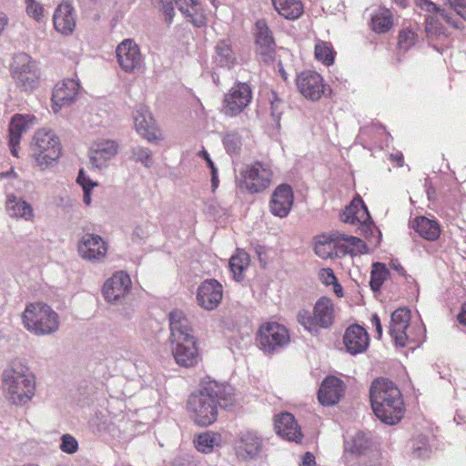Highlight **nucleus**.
Segmentation results:
<instances>
[{"mask_svg":"<svg viewBox=\"0 0 466 466\" xmlns=\"http://www.w3.org/2000/svg\"><path fill=\"white\" fill-rule=\"evenodd\" d=\"M170 342L195 337L193 329L185 313L175 309L169 313Z\"/></svg>","mask_w":466,"mask_h":466,"instance_id":"obj_30","label":"nucleus"},{"mask_svg":"<svg viewBox=\"0 0 466 466\" xmlns=\"http://www.w3.org/2000/svg\"><path fill=\"white\" fill-rule=\"evenodd\" d=\"M418 25H410L403 27L398 35V46L400 50L408 51L418 40Z\"/></svg>","mask_w":466,"mask_h":466,"instance_id":"obj_40","label":"nucleus"},{"mask_svg":"<svg viewBox=\"0 0 466 466\" xmlns=\"http://www.w3.org/2000/svg\"><path fill=\"white\" fill-rule=\"evenodd\" d=\"M0 183L4 184L6 190L10 188L19 190L21 189L22 180L15 172L14 168H10L8 171L0 172Z\"/></svg>","mask_w":466,"mask_h":466,"instance_id":"obj_47","label":"nucleus"},{"mask_svg":"<svg viewBox=\"0 0 466 466\" xmlns=\"http://www.w3.org/2000/svg\"><path fill=\"white\" fill-rule=\"evenodd\" d=\"M388 274L389 271L384 264L380 262L374 263L370 281L371 289L374 291L379 290L384 280L387 279Z\"/></svg>","mask_w":466,"mask_h":466,"instance_id":"obj_44","label":"nucleus"},{"mask_svg":"<svg viewBox=\"0 0 466 466\" xmlns=\"http://www.w3.org/2000/svg\"><path fill=\"white\" fill-rule=\"evenodd\" d=\"M116 57L120 67L127 73H133L142 66L139 47L131 39H126L117 46Z\"/></svg>","mask_w":466,"mask_h":466,"instance_id":"obj_16","label":"nucleus"},{"mask_svg":"<svg viewBox=\"0 0 466 466\" xmlns=\"http://www.w3.org/2000/svg\"><path fill=\"white\" fill-rule=\"evenodd\" d=\"M213 63L216 66L226 69H231L238 63L230 39H220L217 42Z\"/></svg>","mask_w":466,"mask_h":466,"instance_id":"obj_32","label":"nucleus"},{"mask_svg":"<svg viewBox=\"0 0 466 466\" xmlns=\"http://www.w3.org/2000/svg\"><path fill=\"white\" fill-rule=\"evenodd\" d=\"M252 91L246 83L238 82L225 95L222 112L230 117L239 115L251 102Z\"/></svg>","mask_w":466,"mask_h":466,"instance_id":"obj_11","label":"nucleus"},{"mask_svg":"<svg viewBox=\"0 0 466 466\" xmlns=\"http://www.w3.org/2000/svg\"><path fill=\"white\" fill-rule=\"evenodd\" d=\"M370 402L375 415L384 423L397 424L404 412L400 390L386 379L375 380L370 390Z\"/></svg>","mask_w":466,"mask_h":466,"instance_id":"obj_2","label":"nucleus"},{"mask_svg":"<svg viewBox=\"0 0 466 466\" xmlns=\"http://www.w3.org/2000/svg\"><path fill=\"white\" fill-rule=\"evenodd\" d=\"M174 466H196V464L193 461L183 460L182 461H179Z\"/></svg>","mask_w":466,"mask_h":466,"instance_id":"obj_64","label":"nucleus"},{"mask_svg":"<svg viewBox=\"0 0 466 466\" xmlns=\"http://www.w3.org/2000/svg\"><path fill=\"white\" fill-rule=\"evenodd\" d=\"M319 276L322 283L327 286L333 285L337 281L333 270L329 268L320 269Z\"/></svg>","mask_w":466,"mask_h":466,"instance_id":"obj_53","label":"nucleus"},{"mask_svg":"<svg viewBox=\"0 0 466 466\" xmlns=\"http://www.w3.org/2000/svg\"><path fill=\"white\" fill-rule=\"evenodd\" d=\"M91 190L92 189L83 190L84 191L83 201L87 206H89L91 204Z\"/></svg>","mask_w":466,"mask_h":466,"instance_id":"obj_63","label":"nucleus"},{"mask_svg":"<svg viewBox=\"0 0 466 466\" xmlns=\"http://www.w3.org/2000/svg\"><path fill=\"white\" fill-rule=\"evenodd\" d=\"M134 123L137 131L149 142L158 139L156 123L148 107L137 105L134 113Z\"/></svg>","mask_w":466,"mask_h":466,"instance_id":"obj_26","label":"nucleus"},{"mask_svg":"<svg viewBox=\"0 0 466 466\" xmlns=\"http://www.w3.org/2000/svg\"><path fill=\"white\" fill-rule=\"evenodd\" d=\"M159 4L166 22L171 24L175 15L172 0H159Z\"/></svg>","mask_w":466,"mask_h":466,"instance_id":"obj_51","label":"nucleus"},{"mask_svg":"<svg viewBox=\"0 0 466 466\" xmlns=\"http://www.w3.org/2000/svg\"><path fill=\"white\" fill-rule=\"evenodd\" d=\"M218 169L211 170V186L213 190H215L218 187Z\"/></svg>","mask_w":466,"mask_h":466,"instance_id":"obj_59","label":"nucleus"},{"mask_svg":"<svg viewBox=\"0 0 466 466\" xmlns=\"http://www.w3.org/2000/svg\"><path fill=\"white\" fill-rule=\"evenodd\" d=\"M370 439L363 431H356L355 434L345 439L344 449L346 452L360 455L370 446Z\"/></svg>","mask_w":466,"mask_h":466,"instance_id":"obj_37","label":"nucleus"},{"mask_svg":"<svg viewBox=\"0 0 466 466\" xmlns=\"http://www.w3.org/2000/svg\"><path fill=\"white\" fill-rule=\"evenodd\" d=\"M335 54L330 43L321 41L315 46V57L326 66L334 63Z\"/></svg>","mask_w":466,"mask_h":466,"instance_id":"obj_43","label":"nucleus"},{"mask_svg":"<svg viewBox=\"0 0 466 466\" xmlns=\"http://www.w3.org/2000/svg\"><path fill=\"white\" fill-rule=\"evenodd\" d=\"M36 123L34 115L17 114L12 117L9 127V147L14 157H17V147L20 144L21 136Z\"/></svg>","mask_w":466,"mask_h":466,"instance_id":"obj_23","label":"nucleus"},{"mask_svg":"<svg viewBox=\"0 0 466 466\" xmlns=\"http://www.w3.org/2000/svg\"><path fill=\"white\" fill-rule=\"evenodd\" d=\"M343 342L347 351L351 355L362 353L369 347V334L363 327L358 324L351 325L345 331Z\"/></svg>","mask_w":466,"mask_h":466,"instance_id":"obj_27","label":"nucleus"},{"mask_svg":"<svg viewBox=\"0 0 466 466\" xmlns=\"http://www.w3.org/2000/svg\"><path fill=\"white\" fill-rule=\"evenodd\" d=\"M341 220L345 223L359 222L367 225L370 222V216L361 198H354L341 214Z\"/></svg>","mask_w":466,"mask_h":466,"instance_id":"obj_33","label":"nucleus"},{"mask_svg":"<svg viewBox=\"0 0 466 466\" xmlns=\"http://www.w3.org/2000/svg\"><path fill=\"white\" fill-rule=\"evenodd\" d=\"M411 227L423 238L433 241L441 234L440 226L437 221L426 217H418L411 222Z\"/></svg>","mask_w":466,"mask_h":466,"instance_id":"obj_34","label":"nucleus"},{"mask_svg":"<svg viewBox=\"0 0 466 466\" xmlns=\"http://www.w3.org/2000/svg\"><path fill=\"white\" fill-rule=\"evenodd\" d=\"M392 15L390 10H380L371 17V28L374 32L381 34L388 32L392 26Z\"/></svg>","mask_w":466,"mask_h":466,"instance_id":"obj_41","label":"nucleus"},{"mask_svg":"<svg viewBox=\"0 0 466 466\" xmlns=\"http://www.w3.org/2000/svg\"><path fill=\"white\" fill-rule=\"evenodd\" d=\"M343 244L358 248L364 246L363 241L359 238L334 231L316 237L314 250L316 255L321 258H331L337 255L336 248L343 246Z\"/></svg>","mask_w":466,"mask_h":466,"instance_id":"obj_8","label":"nucleus"},{"mask_svg":"<svg viewBox=\"0 0 466 466\" xmlns=\"http://www.w3.org/2000/svg\"><path fill=\"white\" fill-rule=\"evenodd\" d=\"M234 402V389L230 385L208 379L201 382L198 391L189 395L187 407L197 425L208 427L217 420L218 407L227 409Z\"/></svg>","mask_w":466,"mask_h":466,"instance_id":"obj_1","label":"nucleus"},{"mask_svg":"<svg viewBox=\"0 0 466 466\" xmlns=\"http://www.w3.org/2000/svg\"><path fill=\"white\" fill-rule=\"evenodd\" d=\"M288 329L278 322H267L260 326L257 341L259 349L267 355H272L289 343Z\"/></svg>","mask_w":466,"mask_h":466,"instance_id":"obj_7","label":"nucleus"},{"mask_svg":"<svg viewBox=\"0 0 466 466\" xmlns=\"http://www.w3.org/2000/svg\"><path fill=\"white\" fill-rule=\"evenodd\" d=\"M55 29L64 35H71L76 25V13L68 2H62L56 6L53 15Z\"/></svg>","mask_w":466,"mask_h":466,"instance_id":"obj_22","label":"nucleus"},{"mask_svg":"<svg viewBox=\"0 0 466 466\" xmlns=\"http://www.w3.org/2000/svg\"><path fill=\"white\" fill-rule=\"evenodd\" d=\"M413 454L417 458H427L431 454V448L424 437H419L412 441Z\"/></svg>","mask_w":466,"mask_h":466,"instance_id":"obj_49","label":"nucleus"},{"mask_svg":"<svg viewBox=\"0 0 466 466\" xmlns=\"http://www.w3.org/2000/svg\"><path fill=\"white\" fill-rule=\"evenodd\" d=\"M199 156H201L207 162L208 167L210 168V171L211 170H215V169H218L214 164V162L212 161V159L210 158L209 157V154L206 151V150H202L200 151L199 153Z\"/></svg>","mask_w":466,"mask_h":466,"instance_id":"obj_58","label":"nucleus"},{"mask_svg":"<svg viewBox=\"0 0 466 466\" xmlns=\"http://www.w3.org/2000/svg\"><path fill=\"white\" fill-rule=\"evenodd\" d=\"M447 3L458 15L466 18V4L464 0H447Z\"/></svg>","mask_w":466,"mask_h":466,"instance_id":"obj_54","label":"nucleus"},{"mask_svg":"<svg viewBox=\"0 0 466 466\" xmlns=\"http://www.w3.org/2000/svg\"><path fill=\"white\" fill-rule=\"evenodd\" d=\"M249 265V256L244 250H238L229 260V268L237 281L243 279V272Z\"/></svg>","mask_w":466,"mask_h":466,"instance_id":"obj_39","label":"nucleus"},{"mask_svg":"<svg viewBox=\"0 0 466 466\" xmlns=\"http://www.w3.org/2000/svg\"><path fill=\"white\" fill-rule=\"evenodd\" d=\"M345 390V385L343 381L337 377L330 376L326 378L321 383L318 398L323 405H334L342 397Z\"/></svg>","mask_w":466,"mask_h":466,"instance_id":"obj_29","label":"nucleus"},{"mask_svg":"<svg viewBox=\"0 0 466 466\" xmlns=\"http://www.w3.org/2000/svg\"><path fill=\"white\" fill-rule=\"evenodd\" d=\"M31 150L35 165L41 170H45L60 157L59 137L53 130L39 129L34 136Z\"/></svg>","mask_w":466,"mask_h":466,"instance_id":"obj_6","label":"nucleus"},{"mask_svg":"<svg viewBox=\"0 0 466 466\" xmlns=\"http://www.w3.org/2000/svg\"><path fill=\"white\" fill-rule=\"evenodd\" d=\"M315 457L310 452H306L302 457V463L300 466H314Z\"/></svg>","mask_w":466,"mask_h":466,"instance_id":"obj_57","label":"nucleus"},{"mask_svg":"<svg viewBox=\"0 0 466 466\" xmlns=\"http://www.w3.org/2000/svg\"><path fill=\"white\" fill-rule=\"evenodd\" d=\"M274 427L278 435L290 441H299L302 438L300 428L294 416L282 412L275 416Z\"/></svg>","mask_w":466,"mask_h":466,"instance_id":"obj_28","label":"nucleus"},{"mask_svg":"<svg viewBox=\"0 0 466 466\" xmlns=\"http://www.w3.org/2000/svg\"><path fill=\"white\" fill-rule=\"evenodd\" d=\"M458 320L460 323L466 325V303L462 304L461 310L458 315Z\"/></svg>","mask_w":466,"mask_h":466,"instance_id":"obj_62","label":"nucleus"},{"mask_svg":"<svg viewBox=\"0 0 466 466\" xmlns=\"http://www.w3.org/2000/svg\"><path fill=\"white\" fill-rule=\"evenodd\" d=\"M270 104H271V106H270L271 115L275 120H279L282 114V111L280 108L281 105H282V101L277 97L276 93L271 94Z\"/></svg>","mask_w":466,"mask_h":466,"instance_id":"obj_52","label":"nucleus"},{"mask_svg":"<svg viewBox=\"0 0 466 466\" xmlns=\"http://www.w3.org/2000/svg\"><path fill=\"white\" fill-rule=\"evenodd\" d=\"M224 147L228 154H238L242 146L241 136L236 131L227 132L223 138Z\"/></svg>","mask_w":466,"mask_h":466,"instance_id":"obj_45","label":"nucleus"},{"mask_svg":"<svg viewBox=\"0 0 466 466\" xmlns=\"http://www.w3.org/2000/svg\"><path fill=\"white\" fill-rule=\"evenodd\" d=\"M390 159L396 161L399 167L403 166V155L401 153L390 154Z\"/></svg>","mask_w":466,"mask_h":466,"instance_id":"obj_61","label":"nucleus"},{"mask_svg":"<svg viewBox=\"0 0 466 466\" xmlns=\"http://www.w3.org/2000/svg\"><path fill=\"white\" fill-rule=\"evenodd\" d=\"M298 322L310 334L317 335L321 329L330 328L335 321V307L328 297L319 298L312 311L306 309L297 313Z\"/></svg>","mask_w":466,"mask_h":466,"instance_id":"obj_5","label":"nucleus"},{"mask_svg":"<svg viewBox=\"0 0 466 466\" xmlns=\"http://www.w3.org/2000/svg\"><path fill=\"white\" fill-rule=\"evenodd\" d=\"M233 449L236 457L241 461L257 460L263 451V438L256 431H239L234 440Z\"/></svg>","mask_w":466,"mask_h":466,"instance_id":"obj_10","label":"nucleus"},{"mask_svg":"<svg viewBox=\"0 0 466 466\" xmlns=\"http://www.w3.org/2000/svg\"><path fill=\"white\" fill-rule=\"evenodd\" d=\"M80 85L76 79H65L57 83L53 90V108L56 112L59 108L69 106L76 99Z\"/></svg>","mask_w":466,"mask_h":466,"instance_id":"obj_21","label":"nucleus"},{"mask_svg":"<svg viewBox=\"0 0 466 466\" xmlns=\"http://www.w3.org/2000/svg\"><path fill=\"white\" fill-rule=\"evenodd\" d=\"M410 320V311L406 308H400L391 314L390 334L399 347H405L409 342L415 341V339L407 333Z\"/></svg>","mask_w":466,"mask_h":466,"instance_id":"obj_17","label":"nucleus"},{"mask_svg":"<svg viewBox=\"0 0 466 466\" xmlns=\"http://www.w3.org/2000/svg\"><path fill=\"white\" fill-rule=\"evenodd\" d=\"M119 146L116 141L111 139H101L91 146L88 151V157L93 168L104 169L108 163L118 153Z\"/></svg>","mask_w":466,"mask_h":466,"instance_id":"obj_13","label":"nucleus"},{"mask_svg":"<svg viewBox=\"0 0 466 466\" xmlns=\"http://www.w3.org/2000/svg\"><path fill=\"white\" fill-rule=\"evenodd\" d=\"M11 75L16 84L25 91L33 90L38 84L37 65L25 53L15 56L11 66Z\"/></svg>","mask_w":466,"mask_h":466,"instance_id":"obj_9","label":"nucleus"},{"mask_svg":"<svg viewBox=\"0 0 466 466\" xmlns=\"http://www.w3.org/2000/svg\"><path fill=\"white\" fill-rule=\"evenodd\" d=\"M2 381L9 400L15 405H25L35 395V376L26 367L16 364L7 367L3 371Z\"/></svg>","mask_w":466,"mask_h":466,"instance_id":"obj_3","label":"nucleus"},{"mask_svg":"<svg viewBox=\"0 0 466 466\" xmlns=\"http://www.w3.org/2000/svg\"><path fill=\"white\" fill-rule=\"evenodd\" d=\"M60 449L62 450V451L66 453L73 454L76 452L78 449V442L73 436L69 434H65L62 436Z\"/></svg>","mask_w":466,"mask_h":466,"instance_id":"obj_50","label":"nucleus"},{"mask_svg":"<svg viewBox=\"0 0 466 466\" xmlns=\"http://www.w3.org/2000/svg\"><path fill=\"white\" fill-rule=\"evenodd\" d=\"M417 5L430 13H438L447 23L455 28H460L461 22L454 20L451 15L445 9L439 8L430 0H417Z\"/></svg>","mask_w":466,"mask_h":466,"instance_id":"obj_42","label":"nucleus"},{"mask_svg":"<svg viewBox=\"0 0 466 466\" xmlns=\"http://www.w3.org/2000/svg\"><path fill=\"white\" fill-rule=\"evenodd\" d=\"M223 297L222 285L216 279L203 281L198 289L197 300L207 310L218 308Z\"/></svg>","mask_w":466,"mask_h":466,"instance_id":"obj_20","label":"nucleus"},{"mask_svg":"<svg viewBox=\"0 0 466 466\" xmlns=\"http://www.w3.org/2000/svg\"><path fill=\"white\" fill-rule=\"evenodd\" d=\"M220 435L213 431L200 433L194 439L195 448L205 454L211 453L215 447H220Z\"/></svg>","mask_w":466,"mask_h":466,"instance_id":"obj_38","label":"nucleus"},{"mask_svg":"<svg viewBox=\"0 0 466 466\" xmlns=\"http://www.w3.org/2000/svg\"><path fill=\"white\" fill-rule=\"evenodd\" d=\"M171 350L176 362L181 367H193L198 361V348L195 337L171 342Z\"/></svg>","mask_w":466,"mask_h":466,"instance_id":"obj_19","label":"nucleus"},{"mask_svg":"<svg viewBox=\"0 0 466 466\" xmlns=\"http://www.w3.org/2000/svg\"><path fill=\"white\" fill-rule=\"evenodd\" d=\"M256 54L265 62H270L275 56L276 44L272 33L265 20L257 21L255 25Z\"/></svg>","mask_w":466,"mask_h":466,"instance_id":"obj_15","label":"nucleus"},{"mask_svg":"<svg viewBox=\"0 0 466 466\" xmlns=\"http://www.w3.org/2000/svg\"><path fill=\"white\" fill-rule=\"evenodd\" d=\"M25 3L27 15L36 22H42L45 17L43 5L35 0H25Z\"/></svg>","mask_w":466,"mask_h":466,"instance_id":"obj_48","label":"nucleus"},{"mask_svg":"<svg viewBox=\"0 0 466 466\" xmlns=\"http://www.w3.org/2000/svg\"><path fill=\"white\" fill-rule=\"evenodd\" d=\"M131 279L123 271L116 272L103 286V295L108 302H115L129 291Z\"/></svg>","mask_w":466,"mask_h":466,"instance_id":"obj_24","label":"nucleus"},{"mask_svg":"<svg viewBox=\"0 0 466 466\" xmlns=\"http://www.w3.org/2000/svg\"><path fill=\"white\" fill-rule=\"evenodd\" d=\"M80 257L90 262L102 261L107 253L106 241L98 235L85 234L77 246Z\"/></svg>","mask_w":466,"mask_h":466,"instance_id":"obj_14","label":"nucleus"},{"mask_svg":"<svg viewBox=\"0 0 466 466\" xmlns=\"http://www.w3.org/2000/svg\"><path fill=\"white\" fill-rule=\"evenodd\" d=\"M275 10L288 20H296L303 14L301 0H271Z\"/></svg>","mask_w":466,"mask_h":466,"instance_id":"obj_35","label":"nucleus"},{"mask_svg":"<svg viewBox=\"0 0 466 466\" xmlns=\"http://www.w3.org/2000/svg\"><path fill=\"white\" fill-rule=\"evenodd\" d=\"M371 323L375 326L376 331L378 333V337L380 338L382 335V326L380 323V319L377 313L372 314Z\"/></svg>","mask_w":466,"mask_h":466,"instance_id":"obj_56","label":"nucleus"},{"mask_svg":"<svg viewBox=\"0 0 466 466\" xmlns=\"http://www.w3.org/2000/svg\"><path fill=\"white\" fill-rule=\"evenodd\" d=\"M25 328L36 336H46L56 332L59 329L57 313L47 304L31 303L22 315Z\"/></svg>","mask_w":466,"mask_h":466,"instance_id":"obj_4","label":"nucleus"},{"mask_svg":"<svg viewBox=\"0 0 466 466\" xmlns=\"http://www.w3.org/2000/svg\"><path fill=\"white\" fill-rule=\"evenodd\" d=\"M76 182L82 187L83 190L93 189L96 183L93 182L83 170L79 171Z\"/></svg>","mask_w":466,"mask_h":466,"instance_id":"obj_55","label":"nucleus"},{"mask_svg":"<svg viewBox=\"0 0 466 466\" xmlns=\"http://www.w3.org/2000/svg\"><path fill=\"white\" fill-rule=\"evenodd\" d=\"M8 17L5 13L0 12V35L8 25Z\"/></svg>","mask_w":466,"mask_h":466,"instance_id":"obj_60","label":"nucleus"},{"mask_svg":"<svg viewBox=\"0 0 466 466\" xmlns=\"http://www.w3.org/2000/svg\"><path fill=\"white\" fill-rule=\"evenodd\" d=\"M177 6L198 27L206 25V18L200 10L198 0H175Z\"/></svg>","mask_w":466,"mask_h":466,"instance_id":"obj_36","label":"nucleus"},{"mask_svg":"<svg viewBox=\"0 0 466 466\" xmlns=\"http://www.w3.org/2000/svg\"><path fill=\"white\" fill-rule=\"evenodd\" d=\"M131 158L136 162H140L147 167H151L153 164L151 150L140 146L134 147L131 149Z\"/></svg>","mask_w":466,"mask_h":466,"instance_id":"obj_46","label":"nucleus"},{"mask_svg":"<svg viewBox=\"0 0 466 466\" xmlns=\"http://www.w3.org/2000/svg\"><path fill=\"white\" fill-rule=\"evenodd\" d=\"M294 196L289 185H280L273 192L269 202L270 212L279 218H286L293 205Z\"/></svg>","mask_w":466,"mask_h":466,"instance_id":"obj_25","label":"nucleus"},{"mask_svg":"<svg viewBox=\"0 0 466 466\" xmlns=\"http://www.w3.org/2000/svg\"><path fill=\"white\" fill-rule=\"evenodd\" d=\"M5 210L10 218L33 221L35 218L34 209L27 201L16 197L13 192H6Z\"/></svg>","mask_w":466,"mask_h":466,"instance_id":"obj_31","label":"nucleus"},{"mask_svg":"<svg viewBox=\"0 0 466 466\" xmlns=\"http://www.w3.org/2000/svg\"><path fill=\"white\" fill-rule=\"evenodd\" d=\"M241 187L250 193H259L269 187L273 173L270 167L261 162L248 166L242 172Z\"/></svg>","mask_w":466,"mask_h":466,"instance_id":"obj_12","label":"nucleus"},{"mask_svg":"<svg viewBox=\"0 0 466 466\" xmlns=\"http://www.w3.org/2000/svg\"><path fill=\"white\" fill-rule=\"evenodd\" d=\"M297 87L306 98L319 100L326 94V86L319 74L314 71H304L297 76Z\"/></svg>","mask_w":466,"mask_h":466,"instance_id":"obj_18","label":"nucleus"}]
</instances>
